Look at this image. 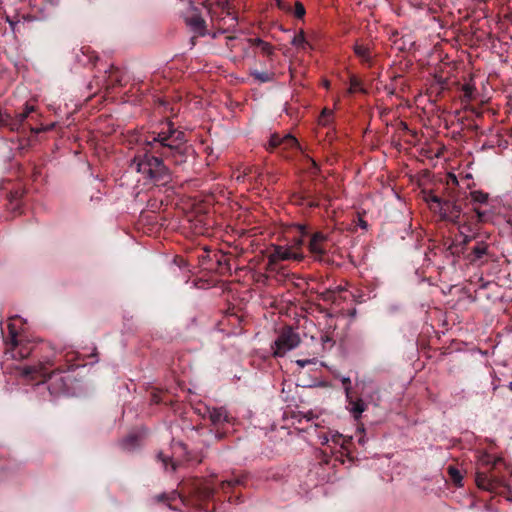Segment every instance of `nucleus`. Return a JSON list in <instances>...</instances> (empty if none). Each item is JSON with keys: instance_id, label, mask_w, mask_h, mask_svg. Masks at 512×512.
<instances>
[{"instance_id": "43", "label": "nucleus", "mask_w": 512, "mask_h": 512, "mask_svg": "<svg viewBox=\"0 0 512 512\" xmlns=\"http://www.w3.org/2000/svg\"><path fill=\"white\" fill-rule=\"evenodd\" d=\"M220 34H222L218 29H215L214 31L209 30V34L207 36H210L212 39H216Z\"/></svg>"}, {"instance_id": "9", "label": "nucleus", "mask_w": 512, "mask_h": 512, "mask_svg": "<svg viewBox=\"0 0 512 512\" xmlns=\"http://www.w3.org/2000/svg\"><path fill=\"white\" fill-rule=\"evenodd\" d=\"M329 237L327 234L317 231L311 234L308 250L317 260H322L328 252Z\"/></svg>"}, {"instance_id": "2", "label": "nucleus", "mask_w": 512, "mask_h": 512, "mask_svg": "<svg viewBox=\"0 0 512 512\" xmlns=\"http://www.w3.org/2000/svg\"><path fill=\"white\" fill-rule=\"evenodd\" d=\"M9 339L6 340V355L12 359H25L32 354L38 356V362L35 365L24 366L21 369V375L36 384L45 382L47 380H59V385L53 387L56 392L64 391L68 388L67 381L61 376L64 371L61 368H56L49 371V368L55 365V353L51 348L45 345H37L26 339L24 336L19 335L16 331L14 324H8Z\"/></svg>"}, {"instance_id": "47", "label": "nucleus", "mask_w": 512, "mask_h": 512, "mask_svg": "<svg viewBox=\"0 0 512 512\" xmlns=\"http://www.w3.org/2000/svg\"><path fill=\"white\" fill-rule=\"evenodd\" d=\"M322 340H323L324 342H328V341H330L331 339H330L328 336H325V337H323V338H322Z\"/></svg>"}, {"instance_id": "44", "label": "nucleus", "mask_w": 512, "mask_h": 512, "mask_svg": "<svg viewBox=\"0 0 512 512\" xmlns=\"http://www.w3.org/2000/svg\"><path fill=\"white\" fill-rule=\"evenodd\" d=\"M331 121V117H326L322 119V117L319 118V123L323 126H328Z\"/></svg>"}, {"instance_id": "54", "label": "nucleus", "mask_w": 512, "mask_h": 512, "mask_svg": "<svg viewBox=\"0 0 512 512\" xmlns=\"http://www.w3.org/2000/svg\"><path fill=\"white\" fill-rule=\"evenodd\" d=\"M369 398H370L371 401L374 400V396L373 395H370Z\"/></svg>"}, {"instance_id": "19", "label": "nucleus", "mask_w": 512, "mask_h": 512, "mask_svg": "<svg viewBox=\"0 0 512 512\" xmlns=\"http://www.w3.org/2000/svg\"><path fill=\"white\" fill-rule=\"evenodd\" d=\"M120 446L125 451H134L139 447V436L129 434L120 441Z\"/></svg>"}, {"instance_id": "4", "label": "nucleus", "mask_w": 512, "mask_h": 512, "mask_svg": "<svg viewBox=\"0 0 512 512\" xmlns=\"http://www.w3.org/2000/svg\"><path fill=\"white\" fill-rule=\"evenodd\" d=\"M501 459H494L489 454H483L479 459V468L476 472V484L480 489L495 492L498 488L505 486L504 480L494 473V469Z\"/></svg>"}, {"instance_id": "18", "label": "nucleus", "mask_w": 512, "mask_h": 512, "mask_svg": "<svg viewBox=\"0 0 512 512\" xmlns=\"http://www.w3.org/2000/svg\"><path fill=\"white\" fill-rule=\"evenodd\" d=\"M244 482H245V477L244 476L233 477L231 479H227V480L222 481L221 484H220V489L224 493H228L229 491H234V489L237 486L243 485Z\"/></svg>"}, {"instance_id": "29", "label": "nucleus", "mask_w": 512, "mask_h": 512, "mask_svg": "<svg viewBox=\"0 0 512 512\" xmlns=\"http://www.w3.org/2000/svg\"><path fill=\"white\" fill-rule=\"evenodd\" d=\"M305 13H306V10H305L304 5L301 2L296 1L295 2V9H294L295 17L298 18V19H301V18L304 17Z\"/></svg>"}, {"instance_id": "38", "label": "nucleus", "mask_w": 512, "mask_h": 512, "mask_svg": "<svg viewBox=\"0 0 512 512\" xmlns=\"http://www.w3.org/2000/svg\"><path fill=\"white\" fill-rule=\"evenodd\" d=\"M249 43L252 46L260 48L266 41L262 40L261 38H250L248 39Z\"/></svg>"}, {"instance_id": "34", "label": "nucleus", "mask_w": 512, "mask_h": 512, "mask_svg": "<svg viewBox=\"0 0 512 512\" xmlns=\"http://www.w3.org/2000/svg\"><path fill=\"white\" fill-rule=\"evenodd\" d=\"M230 5L228 2H217L215 6L211 7L209 10H217L218 17H225V14H222V6Z\"/></svg>"}, {"instance_id": "12", "label": "nucleus", "mask_w": 512, "mask_h": 512, "mask_svg": "<svg viewBox=\"0 0 512 512\" xmlns=\"http://www.w3.org/2000/svg\"><path fill=\"white\" fill-rule=\"evenodd\" d=\"M347 409L352 414L355 420H359L361 415L367 409V404L362 398H355L354 394L351 395L350 399H346Z\"/></svg>"}, {"instance_id": "53", "label": "nucleus", "mask_w": 512, "mask_h": 512, "mask_svg": "<svg viewBox=\"0 0 512 512\" xmlns=\"http://www.w3.org/2000/svg\"><path fill=\"white\" fill-rule=\"evenodd\" d=\"M359 443L360 444H363L364 443V440L362 438L359 439Z\"/></svg>"}, {"instance_id": "51", "label": "nucleus", "mask_w": 512, "mask_h": 512, "mask_svg": "<svg viewBox=\"0 0 512 512\" xmlns=\"http://www.w3.org/2000/svg\"><path fill=\"white\" fill-rule=\"evenodd\" d=\"M217 437H218V438H222V437H223V435H222L221 433H217Z\"/></svg>"}, {"instance_id": "5", "label": "nucleus", "mask_w": 512, "mask_h": 512, "mask_svg": "<svg viewBox=\"0 0 512 512\" xmlns=\"http://www.w3.org/2000/svg\"><path fill=\"white\" fill-rule=\"evenodd\" d=\"M301 343L300 335L291 327H284L272 345L273 355L283 357L287 352L297 348Z\"/></svg>"}, {"instance_id": "30", "label": "nucleus", "mask_w": 512, "mask_h": 512, "mask_svg": "<svg viewBox=\"0 0 512 512\" xmlns=\"http://www.w3.org/2000/svg\"><path fill=\"white\" fill-rule=\"evenodd\" d=\"M298 192L300 194H302L303 196H306L305 198H306L307 201L312 200V199H318L314 195L313 191L310 188H308V187L302 186Z\"/></svg>"}, {"instance_id": "11", "label": "nucleus", "mask_w": 512, "mask_h": 512, "mask_svg": "<svg viewBox=\"0 0 512 512\" xmlns=\"http://www.w3.org/2000/svg\"><path fill=\"white\" fill-rule=\"evenodd\" d=\"M208 416L214 426H220L224 423H232L234 418L228 414L225 408H205L204 417Z\"/></svg>"}, {"instance_id": "55", "label": "nucleus", "mask_w": 512, "mask_h": 512, "mask_svg": "<svg viewBox=\"0 0 512 512\" xmlns=\"http://www.w3.org/2000/svg\"><path fill=\"white\" fill-rule=\"evenodd\" d=\"M172 469H173V470H175V469H176V467H175V464H174V463H172Z\"/></svg>"}, {"instance_id": "46", "label": "nucleus", "mask_w": 512, "mask_h": 512, "mask_svg": "<svg viewBox=\"0 0 512 512\" xmlns=\"http://www.w3.org/2000/svg\"><path fill=\"white\" fill-rule=\"evenodd\" d=\"M226 39H227V46H229V42H232L233 40H235L236 37L235 36H227Z\"/></svg>"}, {"instance_id": "6", "label": "nucleus", "mask_w": 512, "mask_h": 512, "mask_svg": "<svg viewBox=\"0 0 512 512\" xmlns=\"http://www.w3.org/2000/svg\"><path fill=\"white\" fill-rule=\"evenodd\" d=\"M222 7V14H225V17H218L217 10H209V15L214 29H218L221 33H228L238 25V16L230 5Z\"/></svg>"}, {"instance_id": "23", "label": "nucleus", "mask_w": 512, "mask_h": 512, "mask_svg": "<svg viewBox=\"0 0 512 512\" xmlns=\"http://www.w3.org/2000/svg\"><path fill=\"white\" fill-rule=\"evenodd\" d=\"M282 137L280 134L274 133L270 136L267 149L274 151L281 147Z\"/></svg>"}, {"instance_id": "27", "label": "nucleus", "mask_w": 512, "mask_h": 512, "mask_svg": "<svg viewBox=\"0 0 512 512\" xmlns=\"http://www.w3.org/2000/svg\"><path fill=\"white\" fill-rule=\"evenodd\" d=\"M473 211L476 214L477 222L483 223L488 221L489 219V213L486 210H482L481 208L474 207Z\"/></svg>"}, {"instance_id": "39", "label": "nucleus", "mask_w": 512, "mask_h": 512, "mask_svg": "<svg viewBox=\"0 0 512 512\" xmlns=\"http://www.w3.org/2000/svg\"><path fill=\"white\" fill-rule=\"evenodd\" d=\"M158 459L162 461L165 468L167 467L168 462L170 461V458L168 456H165L162 452L158 453L157 455Z\"/></svg>"}, {"instance_id": "7", "label": "nucleus", "mask_w": 512, "mask_h": 512, "mask_svg": "<svg viewBox=\"0 0 512 512\" xmlns=\"http://www.w3.org/2000/svg\"><path fill=\"white\" fill-rule=\"evenodd\" d=\"M303 245V240L298 239L292 247H285L276 245L273 246L269 254V262L276 263L278 261H286V260H295L301 261L304 258L303 252L301 251V246Z\"/></svg>"}, {"instance_id": "10", "label": "nucleus", "mask_w": 512, "mask_h": 512, "mask_svg": "<svg viewBox=\"0 0 512 512\" xmlns=\"http://www.w3.org/2000/svg\"><path fill=\"white\" fill-rule=\"evenodd\" d=\"M185 21L187 26H189L191 31L194 33V36L191 38V44L193 46L196 44V39L198 37H205L209 34L206 21L200 14L193 13L187 17Z\"/></svg>"}, {"instance_id": "16", "label": "nucleus", "mask_w": 512, "mask_h": 512, "mask_svg": "<svg viewBox=\"0 0 512 512\" xmlns=\"http://www.w3.org/2000/svg\"><path fill=\"white\" fill-rule=\"evenodd\" d=\"M472 240V237L470 236H464L463 240L460 243L451 242L446 250L449 252L450 255L453 256H459L460 254H463L467 244Z\"/></svg>"}, {"instance_id": "22", "label": "nucleus", "mask_w": 512, "mask_h": 512, "mask_svg": "<svg viewBox=\"0 0 512 512\" xmlns=\"http://www.w3.org/2000/svg\"><path fill=\"white\" fill-rule=\"evenodd\" d=\"M447 473L450 477V480L455 484V485H458V486H461L462 485V475L460 473V471L454 467V466H448L447 467Z\"/></svg>"}, {"instance_id": "26", "label": "nucleus", "mask_w": 512, "mask_h": 512, "mask_svg": "<svg viewBox=\"0 0 512 512\" xmlns=\"http://www.w3.org/2000/svg\"><path fill=\"white\" fill-rule=\"evenodd\" d=\"M341 383L345 392V398L350 399L351 395L354 394L351 387V379L349 377H342Z\"/></svg>"}, {"instance_id": "33", "label": "nucleus", "mask_w": 512, "mask_h": 512, "mask_svg": "<svg viewBox=\"0 0 512 512\" xmlns=\"http://www.w3.org/2000/svg\"><path fill=\"white\" fill-rule=\"evenodd\" d=\"M307 160L311 163V174L312 175H317L320 171V167L318 165V163L312 159L311 157H309L308 155L306 156Z\"/></svg>"}, {"instance_id": "48", "label": "nucleus", "mask_w": 512, "mask_h": 512, "mask_svg": "<svg viewBox=\"0 0 512 512\" xmlns=\"http://www.w3.org/2000/svg\"><path fill=\"white\" fill-rule=\"evenodd\" d=\"M153 401H154L155 403H159V399L156 397V395H154V396H153Z\"/></svg>"}, {"instance_id": "40", "label": "nucleus", "mask_w": 512, "mask_h": 512, "mask_svg": "<svg viewBox=\"0 0 512 512\" xmlns=\"http://www.w3.org/2000/svg\"><path fill=\"white\" fill-rule=\"evenodd\" d=\"M342 437H343V436H342L340 433L336 432V433H333V434L331 435V440H332L334 443L339 444V443H340V440L342 439Z\"/></svg>"}, {"instance_id": "24", "label": "nucleus", "mask_w": 512, "mask_h": 512, "mask_svg": "<svg viewBox=\"0 0 512 512\" xmlns=\"http://www.w3.org/2000/svg\"><path fill=\"white\" fill-rule=\"evenodd\" d=\"M357 91L365 92V90L362 88V82L357 77L352 76L350 78V87L348 89L349 94H353Z\"/></svg>"}, {"instance_id": "50", "label": "nucleus", "mask_w": 512, "mask_h": 512, "mask_svg": "<svg viewBox=\"0 0 512 512\" xmlns=\"http://www.w3.org/2000/svg\"><path fill=\"white\" fill-rule=\"evenodd\" d=\"M228 48H229L230 50H232V49H233L232 42H229V46H228Z\"/></svg>"}, {"instance_id": "37", "label": "nucleus", "mask_w": 512, "mask_h": 512, "mask_svg": "<svg viewBox=\"0 0 512 512\" xmlns=\"http://www.w3.org/2000/svg\"><path fill=\"white\" fill-rule=\"evenodd\" d=\"M474 90H475L474 87L470 84H465L463 86V92H464L465 97H467V98H472Z\"/></svg>"}, {"instance_id": "28", "label": "nucleus", "mask_w": 512, "mask_h": 512, "mask_svg": "<svg viewBox=\"0 0 512 512\" xmlns=\"http://www.w3.org/2000/svg\"><path fill=\"white\" fill-rule=\"evenodd\" d=\"M259 49L261 50L263 55L267 56L270 60H272L275 49L270 43H264Z\"/></svg>"}, {"instance_id": "25", "label": "nucleus", "mask_w": 512, "mask_h": 512, "mask_svg": "<svg viewBox=\"0 0 512 512\" xmlns=\"http://www.w3.org/2000/svg\"><path fill=\"white\" fill-rule=\"evenodd\" d=\"M291 44L295 47H301L304 49L305 45L307 44L304 32L300 31L298 34H296L293 37Z\"/></svg>"}, {"instance_id": "35", "label": "nucleus", "mask_w": 512, "mask_h": 512, "mask_svg": "<svg viewBox=\"0 0 512 512\" xmlns=\"http://www.w3.org/2000/svg\"><path fill=\"white\" fill-rule=\"evenodd\" d=\"M316 363V359L313 358V359H298L296 360V364L300 367V368H304L306 367L307 365H310V364H315Z\"/></svg>"}, {"instance_id": "17", "label": "nucleus", "mask_w": 512, "mask_h": 512, "mask_svg": "<svg viewBox=\"0 0 512 512\" xmlns=\"http://www.w3.org/2000/svg\"><path fill=\"white\" fill-rule=\"evenodd\" d=\"M279 150L281 152L286 150H301V145L293 135L286 134L282 137L281 147Z\"/></svg>"}, {"instance_id": "52", "label": "nucleus", "mask_w": 512, "mask_h": 512, "mask_svg": "<svg viewBox=\"0 0 512 512\" xmlns=\"http://www.w3.org/2000/svg\"><path fill=\"white\" fill-rule=\"evenodd\" d=\"M374 394L377 396V400H379L378 391H375V393H374Z\"/></svg>"}, {"instance_id": "45", "label": "nucleus", "mask_w": 512, "mask_h": 512, "mask_svg": "<svg viewBox=\"0 0 512 512\" xmlns=\"http://www.w3.org/2000/svg\"><path fill=\"white\" fill-rule=\"evenodd\" d=\"M300 231H301L302 236H306L309 234L306 226H300Z\"/></svg>"}, {"instance_id": "14", "label": "nucleus", "mask_w": 512, "mask_h": 512, "mask_svg": "<svg viewBox=\"0 0 512 512\" xmlns=\"http://www.w3.org/2000/svg\"><path fill=\"white\" fill-rule=\"evenodd\" d=\"M353 50L355 55L361 60L363 64H366L368 67L372 66L371 50L367 45L357 42L355 43Z\"/></svg>"}, {"instance_id": "20", "label": "nucleus", "mask_w": 512, "mask_h": 512, "mask_svg": "<svg viewBox=\"0 0 512 512\" xmlns=\"http://www.w3.org/2000/svg\"><path fill=\"white\" fill-rule=\"evenodd\" d=\"M250 75L258 82V83H268L272 82L275 77L274 72L270 71H258L253 70L250 72Z\"/></svg>"}, {"instance_id": "13", "label": "nucleus", "mask_w": 512, "mask_h": 512, "mask_svg": "<svg viewBox=\"0 0 512 512\" xmlns=\"http://www.w3.org/2000/svg\"><path fill=\"white\" fill-rule=\"evenodd\" d=\"M488 253V245L484 241H477L471 252L467 254L466 258L474 264L480 261Z\"/></svg>"}, {"instance_id": "36", "label": "nucleus", "mask_w": 512, "mask_h": 512, "mask_svg": "<svg viewBox=\"0 0 512 512\" xmlns=\"http://www.w3.org/2000/svg\"><path fill=\"white\" fill-rule=\"evenodd\" d=\"M446 198H442L438 195L430 196V201L437 204L439 209L441 210V206L444 204Z\"/></svg>"}, {"instance_id": "1", "label": "nucleus", "mask_w": 512, "mask_h": 512, "mask_svg": "<svg viewBox=\"0 0 512 512\" xmlns=\"http://www.w3.org/2000/svg\"><path fill=\"white\" fill-rule=\"evenodd\" d=\"M186 142V134L168 120L160 131L149 133L145 139V152L135 155L130 166L142 174L145 183L166 185L171 181V172L163 159L171 160L175 165L186 163L190 149Z\"/></svg>"}, {"instance_id": "42", "label": "nucleus", "mask_w": 512, "mask_h": 512, "mask_svg": "<svg viewBox=\"0 0 512 512\" xmlns=\"http://www.w3.org/2000/svg\"><path fill=\"white\" fill-rule=\"evenodd\" d=\"M453 185V186H457L458 185V180L456 178V176L454 174H449V181H448V185Z\"/></svg>"}, {"instance_id": "49", "label": "nucleus", "mask_w": 512, "mask_h": 512, "mask_svg": "<svg viewBox=\"0 0 512 512\" xmlns=\"http://www.w3.org/2000/svg\"><path fill=\"white\" fill-rule=\"evenodd\" d=\"M328 441H329V438L327 436H325L324 441L322 443L324 444V443H327Z\"/></svg>"}, {"instance_id": "15", "label": "nucleus", "mask_w": 512, "mask_h": 512, "mask_svg": "<svg viewBox=\"0 0 512 512\" xmlns=\"http://www.w3.org/2000/svg\"><path fill=\"white\" fill-rule=\"evenodd\" d=\"M305 197L306 196H303L302 194L296 191L291 194L290 199L291 202L297 206H303L309 209L319 207L320 203L318 199H312L307 201Z\"/></svg>"}, {"instance_id": "32", "label": "nucleus", "mask_w": 512, "mask_h": 512, "mask_svg": "<svg viewBox=\"0 0 512 512\" xmlns=\"http://www.w3.org/2000/svg\"><path fill=\"white\" fill-rule=\"evenodd\" d=\"M275 3L280 10L284 12H291V5L285 0H275Z\"/></svg>"}, {"instance_id": "21", "label": "nucleus", "mask_w": 512, "mask_h": 512, "mask_svg": "<svg viewBox=\"0 0 512 512\" xmlns=\"http://www.w3.org/2000/svg\"><path fill=\"white\" fill-rule=\"evenodd\" d=\"M471 201L474 204H485L488 201L489 195L480 190H474L470 192Z\"/></svg>"}, {"instance_id": "31", "label": "nucleus", "mask_w": 512, "mask_h": 512, "mask_svg": "<svg viewBox=\"0 0 512 512\" xmlns=\"http://www.w3.org/2000/svg\"><path fill=\"white\" fill-rule=\"evenodd\" d=\"M34 111L33 106H26L25 110L18 114V122L22 123L25 121V119L29 116L31 112Z\"/></svg>"}, {"instance_id": "56", "label": "nucleus", "mask_w": 512, "mask_h": 512, "mask_svg": "<svg viewBox=\"0 0 512 512\" xmlns=\"http://www.w3.org/2000/svg\"><path fill=\"white\" fill-rule=\"evenodd\" d=\"M509 388L510 390H512V382L509 384Z\"/></svg>"}, {"instance_id": "3", "label": "nucleus", "mask_w": 512, "mask_h": 512, "mask_svg": "<svg viewBox=\"0 0 512 512\" xmlns=\"http://www.w3.org/2000/svg\"><path fill=\"white\" fill-rule=\"evenodd\" d=\"M215 494V484L213 479L190 478L181 483V491H172L170 493H161L155 495L153 500L157 503L166 502L169 508L174 509L171 502L180 498L184 505L201 506L213 498Z\"/></svg>"}, {"instance_id": "41", "label": "nucleus", "mask_w": 512, "mask_h": 512, "mask_svg": "<svg viewBox=\"0 0 512 512\" xmlns=\"http://www.w3.org/2000/svg\"><path fill=\"white\" fill-rule=\"evenodd\" d=\"M333 115V111L328 109V108H324L320 117H322V119L326 118V117H332Z\"/></svg>"}, {"instance_id": "8", "label": "nucleus", "mask_w": 512, "mask_h": 512, "mask_svg": "<svg viewBox=\"0 0 512 512\" xmlns=\"http://www.w3.org/2000/svg\"><path fill=\"white\" fill-rule=\"evenodd\" d=\"M440 213L444 220L454 224H460L461 218L465 217V214L462 215L461 204L452 195L445 199L444 204L441 206Z\"/></svg>"}]
</instances>
